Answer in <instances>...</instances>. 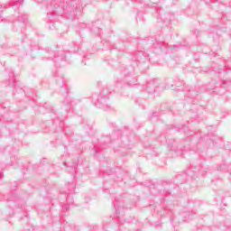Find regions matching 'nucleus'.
Listing matches in <instances>:
<instances>
[{"label":"nucleus","instance_id":"1a4fd4ad","mask_svg":"<svg viewBox=\"0 0 231 231\" xmlns=\"http://www.w3.org/2000/svg\"><path fill=\"white\" fill-rule=\"evenodd\" d=\"M170 223L172 225V223H174V220H173V219H171V220H170Z\"/></svg>","mask_w":231,"mask_h":231},{"label":"nucleus","instance_id":"423d86ee","mask_svg":"<svg viewBox=\"0 0 231 231\" xmlns=\"http://www.w3.org/2000/svg\"><path fill=\"white\" fill-rule=\"evenodd\" d=\"M63 104L64 106H69V104H71V99H69V97H65V99L63 100Z\"/></svg>","mask_w":231,"mask_h":231},{"label":"nucleus","instance_id":"0eeeda50","mask_svg":"<svg viewBox=\"0 0 231 231\" xmlns=\"http://www.w3.org/2000/svg\"><path fill=\"white\" fill-rule=\"evenodd\" d=\"M24 0H16V5H22V3H23Z\"/></svg>","mask_w":231,"mask_h":231},{"label":"nucleus","instance_id":"f03ea898","mask_svg":"<svg viewBox=\"0 0 231 231\" xmlns=\"http://www.w3.org/2000/svg\"><path fill=\"white\" fill-rule=\"evenodd\" d=\"M156 79H152L150 81H148L147 85H146V91L148 93H154V91H156Z\"/></svg>","mask_w":231,"mask_h":231},{"label":"nucleus","instance_id":"39448f33","mask_svg":"<svg viewBox=\"0 0 231 231\" xmlns=\"http://www.w3.org/2000/svg\"><path fill=\"white\" fill-rule=\"evenodd\" d=\"M10 8V4H0V10H7Z\"/></svg>","mask_w":231,"mask_h":231},{"label":"nucleus","instance_id":"7ed1b4c3","mask_svg":"<svg viewBox=\"0 0 231 231\" xmlns=\"http://www.w3.org/2000/svg\"><path fill=\"white\" fill-rule=\"evenodd\" d=\"M27 21H28V15L22 14V15L18 16V22H16L14 23V25H17L19 23H23H23H26Z\"/></svg>","mask_w":231,"mask_h":231},{"label":"nucleus","instance_id":"6e6552de","mask_svg":"<svg viewBox=\"0 0 231 231\" xmlns=\"http://www.w3.org/2000/svg\"><path fill=\"white\" fill-rule=\"evenodd\" d=\"M153 116H156V113H153L151 116V118H152Z\"/></svg>","mask_w":231,"mask_h":231},{"label":"nucleus","instance_id":"f257e3e1","mask_svg":"<svg viewBox=\"0 0 231 231\" xmlns=\"http://www.w3.org/2000/svg\"><path fill=\"white\" fill-rule=\"evenodd\" d=\"M109 95H111V91L109 90V87H106L99 94L97 101L95 102V106L97 107H102V104L109 98Z\"/></svg>","mask_w":231,"mask_h":231},{"label":"nucleus","instance_id":"20e7f679","mask_svg":"<svg viewBox=\"0 0 231 231\" xmlns=\"http://www.w3.org/2000/svg\"><path fill=\"white\" fill-rule=\"evenodd\" d=\"M127 80H129L127 86L129 88H133V86H134L136 79H133V78H127Z\"/></svg>","mask_w":231,"mask_h":231}]
</instances>
